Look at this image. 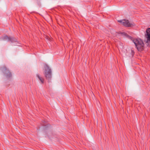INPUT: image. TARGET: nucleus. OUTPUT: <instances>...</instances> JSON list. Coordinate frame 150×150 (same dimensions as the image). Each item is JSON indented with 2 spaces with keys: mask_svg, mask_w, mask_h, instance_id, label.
<instances>
[{
  "mask_svg": "<svg viewBox=\"0 0 150 150\" xmlns=\"http://www.w3.org/2000/svg\"><path fill=\"white\" fill-rule=\"evenodd\" d=\"M118 21L121 23L123 25L126 27H131L134 25V23H130L127 20H119Z\"/></svg>",
  "mask_w": 150,
  "mask_h": 150,
  "instance_id": "nucleus-5",
  "label": "nucleus"
},
{
  "mask_svg": "<svg viewBox=\"0 0 150 150\" xmlns=\"http://www.w3.org/2000/svg\"><path fill=\"white\" fill-rule=\"evenodd\" d=\"M131 53H132V56H133L134 54V51L132 50H131Z\"/></svg>",
  "mask_w": 150,
  "mask_h": 150,
  "instance_id": "nucleus-9",
  "label": "nucleus"
},
{
  "mask_svg": "<svg viewBox=\"0 0 150 150\" xmlns=\"http://www.w3.org/2000/svg\"><path fill=\"white\" fill-rule=\"evenodd\" d=\"M43 126H44L46 127V125H45V124H43Z\"/></svg>",
  "mask_w": 150,
  "mask_h": 150,
  "instance_id": "nucleus-11",
  "label": "nucleus"
},
{
  "mask_svg": "<svg viewBox=\"0 0 150 150\" xmlns=\"http://www.w3.org/2000/svg\"><path fill=\"white\" fill-rule=\"evenodd\" d=\"M47 125V127H48V126H50V125L49 124H48V125Z\"/></svg>",
  "mask_w": 150,
  "mask_h": 150,
  "instance_id": "nucleus-10",
  "label": "nucleus"
},
{
  "mask_svg": "<svg viewBox=\"0 0 150 150\" xmlns=\"http://www.w3.org/2000/svg\"><path fill=\"white\" fill-rule=\"evenodd\" d=\"M1 40H7L8 42H10L11 43L17 42V39L16 38L11 36H8L7 35L2 36L0 38Z\"/></svg>",
  "mask_w": 150,
  "mask_h": 150,
  "instance_id": "nucleus-3",
  "label": "nucleus"
},
{
  "mask_svg": "<svg viewBox=\"0 0 150 150\" xmlns=\"http://www.w3.org/2000/svg\"><path fill=\"white\" fill-rule=\"evenodd\" d=\"M36 76L41 83H43L44 81V79L43 77H40L38 74H36Z\"/></svg>",
  "mask_w": 150,
  "mask_h": 150,
  "instance_id": "nucleus-8",
  "label": "nucleus"
},
{
  "mask_svg": "<svg viewBox=\"0 0 150 150\" xmlns=\"http://www.w3.org/2000/svg\"><path fill=\"white\" fill-rule=\"evenodd\" d=\"M1 69L4 71V74L5 75L6 78L8 79H11L12 77V74L10 71L4 66L3 67H1Z\"/></svg>",
  "mask_w": 150,
  "mask_h": 150,
  "instance_id": "nucleus-4",
  "label": "nucleus"
},
{
  "mask_svg": "<svg viewBox=\"0 0 150 150\" xmlns=\"http://www.w3.org/2000/svg\"><path fill=\"white\" fill-rule=\"evenodd\" d=\"M134 44L136 48L139 52L143 51L144 49V43L142 40L139 38H134L131 39Z\"/></svg>",
  "mask_w": 150,
  "mask_h": 150,
  "instance_id": "nucleus-1",
  "label": "nucleus"
},
{
  "mask_svg": "<svg viewBox=\"0 0 150 150\" xmlns=\"http://www.w3.org/2000/svg\"><path fill=\"white\" fill-rule=\"evenodd\" d=\"M145 35V37L147 39L146 43L149 44L150 43V28L146 29Z\"/></svg>",
  "mask_w": 150,
  "mask_h": 150,
  "instance_id": "nucleus-6",
  "label": "nucleus"
},
{
  "mask_svg": "<svg viewBox=\"0 0 150 150\" xmlns=\"http://www.w3.org/2000/svg\"><path fill=\"white\" fill-rule=\"evenodd\" d=\"M119 34H122V35H124L127 37H128L129 38V39H130L131 40L132 39H133V38L132 37L129 36L126 33H125L124 32L122 33V32H120L119 33Z\"/></svg>",
  "mask_w": 150,
  "mask_h": 150,
  "instance_id": "nucleus-7",
  "label": "nucleus"
},
{
  "mask_svg": "<svg viewBox=\"0 0 150 150\" xmlns=\"http://www.w3.org/2000/svg\"><path fill=\"white\" fill-rule=\"evenodd\" d=\"M45 70L44 74L45 77L47 80L49 81L51 80L52 78V70L49 66L46 64L44 66Z\"/></svg>",
  "mask_w": 150,
  "mask_h": 150,
  "instance_id": "nucleus-2",
  "label": "nucleus"
}]
</instances>
